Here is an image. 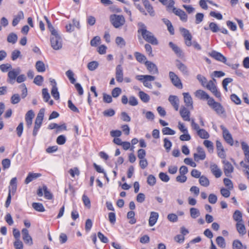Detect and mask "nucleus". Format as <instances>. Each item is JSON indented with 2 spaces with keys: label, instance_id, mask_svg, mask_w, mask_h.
Instances as JSON below:
<instances>
[{
  "label": "nucleus",
  "instance_id": "nucleus-31",
  "mask_svg": "<svg viewBox=\"0 0 249 249\" xmlns=\"http://www.w3.org/2000/svg\"><path fill=\"white\" fill-rule=\"evenodd\" d=\"M36 68L38 72H43L45 71V66L42 61H37L35 65Z\"/></svg>",
  "mask_w": 249,
  "mask_h": 249
},
{
  "label": "nucleus",
  "instance_id": "nucleus-14",
  "mask_svg": "<svg viewBox=\"0 0 249 249\" xmlns=\"http://www.w3.org/2000/svg\"><path fill=\"white\" fill-rule=\"evenodd\" d=\"M115 75L116 80L118 82H122L123 81V69L121 65H118L116 66L115 69Z\"/></svg>",
  "mask_w": 249,
  "mask_h": 249
},
{
  "label": "nucleus",
  "instance_id": "nucleus-27",
  "mask_svg": "<svg viewBox=\"0 0 249 249\" xmlns=\"http://www.w3.org/2000/svg\"><path fill=\"white\" fill-rule=\"evenodd\" d=\"M10 186L9 187V192L14 194L17 190V178H13L10 182Z\"/></svg>",
  "mask_w": 249,
  "mask_h": 249
},
{
  "label": "nucleus",
  "instance_id": "nucleus-9",
  "mask_svg": "<svg viewBox=\"0 0 249 249\" xmlns=\"http://www.w3.org/2000/svg\"><path fill=\"white\" fill-rule=\"evenodd\" d=\"M222 162L223 164V170L225 175L227 177H230L233 172V167L232 164L227 160H222Z\"/></svg>",
  "mask_w": 249,
  "mask_h": 249
},
{
  "label": "nucleus",
  "instance_id": "nucleus-4",
  "mask_svg": "<svg viewBox=\"0 0 249 249\" xmlns=\"http://www.w3.org/2000/svg\"><path fill=\"white\" fill-rule=\"evenodd\" d=\"M136 79L141 81L145 87L152 89L151 82L155 80V77L149 75H139L136 76Z\"/></svg>",
  "mask_w": 249,
  "mask_h": 249
},
{
  "label": "nucleus",
  "instance_id": "nucleus-50",
  "mask_svg": "<svg viewBox=\"0 0 249 249\" xmlns=\"http://www.w3.org/2000/svg\"><path fill=\"white\" fill-rule=\"evenodd\" d=\"M69 173L72 178H74L75 175L78 176L80 174V171L77 167L70 169Z\"/></svg>",
  "mask_w": 249,
  "mask_h": 249
},
{
  "label": "nucleus",
  "instance_id": "nucleus-11",
  "mask_svg": "<svg viewBox=\"0 0 249 249\" xmlns=\"http://www.w3.org/2000/svg\"><path fill=\"white\" fill-rule=\"evenodd\" d=\"M201 99H207L208 104L214 110L218 112V103L214 101L213 98H210L209 94H199Z\"/></svg>",
  "mask_w": 249,
  "mask_h": 249
},
{
  "label": "nucleus",
  "instance_id": "nucleus-45",
  "mask_svg": "<svg viewBox=\"0 0 249 249\" xmlns=\"http://www.w3.org/2000/svg\"><path fill=\"white\" fill-rule=\"evenodd\" d=\"M162 132L163 135H173L175 134L176 132L175 130L172 129L170 127H165L162 128Z\"/></svg>",
  "mask_w": 249,
  "mask_h": 249
},
{
  "label": "nucleus",
  "instance_id": "nucleus-29",
  "mask_svg": "<svg viewBox=\"0 0 249 249\" xmlns=\"http://www.w3.org/2000/svg\"><path fill=\"white\" fill-rule=\"evenodd\" d=\"M236 227L238 232L240 234L244 235L246 234V229L245 226L243 224V221L237 223L236 224Z\"/></svg>",
  "mask_w": 249,
  "mask_h": 249
},
{
  "label": "nucleus",
  "instance_id": "nucleus-62",
  "mask_svg": "<svg viewBox=\"0 0 249 249\" xmlns=\"http://www.w3.org/2000/svg\"><path fill=\"white\" fill-rule=\"evenodd\" d=\"M167 219L172 222H176L178 221V216L175 213H169L167 215Z\"/></svg>",
  "mask_w": 249,
  "mask_h": 249
},
{
  "label": "nucleus",
  "instance_id": "nucleus-49",
  "mask_svg": "<svg viewBox=\"0 0 249 249\" xmlns=\"http://www.w3.org/2000/svg\"><path fill=\"white\" fill-rule=\"evenodd\" d=\"M226 155L222 146V144L219 142V157L222 160H226Z\"/></svg>",
  "mask_w": 249,
  "mask_h": 249
},
{
  "label": "nucleus",
  "instance_id": "nucleus-59",
  "mask_svg": "<svg viewBox=\"0 0 249 249\" xmlns=\"http://www.w3.org/2000/svg\"><path fill=\"white\" fill-rule=\"evenodd\" d=\"M204 15L202 13H198L196 15V23L199 24L203 20Z\"/></svg>",
  "mask_w": 249,
  "mask_h": 249
},
{
  "label": "nucleus",
  "instance_id": "nucleus-40",
  "mask_svg": "<svg viewBox=\"0 0 249 249\" xmlns=\"http://www.w3.org/2000/svg\"><path fill=\"white\" fill-rule=\"evenodd\" d=\"M66 75L71 84H74L75 83L76 80L74 78V73L72 71L70 70L67 71L66 72Z\"/></svg>",
  "mask_w": 249,
  "mask_h": 249
},
{
  "label": "nucleus",
  "instance_id": "nucleus-7",
  "mask_svg": "<svg viewBox=\"0 0 249 249\" xmlns=\"http://www.w3.org/2000/svg\"><path fill=\"white\" fill-rule=\"evenodd\" d=\"M20 72V70L18 68L9 71L8 73L7 82L11 84H14L15 83L17 76L18 75Z\"/></svg>",
  "mask_w": 249,
  "mask_h": 249
},
{
  "label": "nucleus",
  "instance_id": "nucleus-21",
  "mask_svg": "<svg viewBox=\"0 0 249 249\" xmlns=\"http://www.w3.org/2000/svg\"><path fill=\"white\" fill-rule=\"evenodd\" d=\"M169 46L178 56L181 57L183 56L181 50L177 45L172 42H170L169 43Z\"/></svg>",
  "mask_w": 249,
  "mask_h": 249
},
{
  "label": "nucleus",
  "instance_id": "nucleus-30",
  "mask_svg": "<svg viewBox=\"0 0 249 249\" xmlns=\"http://www.w3.org/2000/svg\"><path fill=\"white\" fill-rule=\"evenodd\" d=\"M233 220L238 222H243L242 213L239 210H236L232 215Z\"/></svg>",
  "mask_w": 249,
  "mask_h": 249
},
{
  "label": "nucleus",
  "instance_id": "nucleus-51",
  "mask_svg": "<svg viewBox=\"0 0 249 249\" xmlns=\"http://www.w3.org/2000/svg\"><path fill=\"white\" fill-rule=\"evenodd\" d=\"M82 200L85 206H86L88 208H90L91 205L90 199L86 195H83Z\"/></svg>",
  "mask_w": 249,
  "mask_h": 249
},
{
  "label": "nucleus",
  "instance_id": "nucleus-28",
  "mask_svg": "<svg viewBox=\"0 0 249 249\" xmlns=\"http://www.w3.org/2000/svg\"><path fill=\"white\" fill-rule=\"evenodd\" d=\"M233 249H247V247L246 245H243L240 241L239 240H235L232 243Z\"/></svg>",
  "mask_w": 249,
  "mask_h": 249
},
{
  "label": "nucleus",
  "instance_id": "nucleus-53",
  "mask_svg": "<svg viewBox=\"0 0 249 249\" xmlns=\"http://www.w3.org/2000/svg\"><path fill=\"white\" fill-rule=\"evenodd\" d=\"M1 164L3 169H8L11 165V161L9 159H5L2 160Z\"/></svg>",
  "mask_w": 249,
  "mask_h": 249
},
{
  "label": "nucleus",
  "instance_id": "nucleus-64",
  "mask_svg": "<svg viewBox=\"0 0 249 249\" xmlns=\"http://www.w3.org/2000/svg\"><path fill=\"white\" fill-rule=\"evenodd\" d=\"M14 246L16 249H23V243L19 239L16 240L14 243Z\"/></svg>",
  "mask_w": 249,
  "mask_h": 249
},
{
  "label": "nucleus",
  "instance_id": "nucleus-42",
  "mask_svg": "<svg viewBox=\"0 0 249 249\" xmlns=\"http://www.w3.org/2000/svg\"><path fill=\"white\" fill-rule=\"evenodd\" d=\"M163 142V146L165 148L166 152H169L172 145V142L166 138L164 139Z\"/></svg>",
  "mask_w": 249,
  "mask_h": 249
},
{
  "label": "nucleus",
  "instance_id": "nucleus-22",
  "mask_svg": "<svg viewBox=\"0 0 249 249\" xmlns=\"http://www.w3.org/2000/svg\"><path fill=\"white\" fill-rule=\"evenodd\" d=\"M159 218V213L157 212H152L149 219V225L150 227L153 226L157 222Z\"/></svg>",
  "mask_w": 249,
  "mask_h": 249
},
{
  "label": "nucleus",
  "instance_id": "nucleus-2",
  "mask_svg": "<svg viewBox=\"0 0 249 249\" xmlns=\"http://www.w3.org/2000/svg\"><path fill=\"white\" fill-rule=\"evenodd\" d=\"M45 113V109L41 108L40 109L36 117L35 122V126L33 132V135L34 137H36L38 133V131L41 126L42 121L44 118Z\"/></svg>",
  "mask_w": 249,
  "mask_h": 249
},
{
  "label": "nucleus",
  "instance_id": "nucleus-44",
  "mask_svg": "<svg viewBox=\"0 0 249 249\" xmlns=\"http://www.w3.org/2000/svg\"><path fill=\"white\" fill-rule=\"evenodd\" d=\"M115 42L120 48H122L125 45V41L124 39L120 36H117L115 39Z\"/></svg>",
  "mask_w": 249,
  "mask_h": 249
},
{
  "label": "nucleus",
  "instance_id": "nucleus-47",
  "mask_svg": "<svg viewBox=\"0 0 249 249\" xmlns=\"http://www.w3.org/2000/svg\"><path fill=\"white\" fill-rule=\"evenodd\" d=\"M156 178L152 175H150L147 177V182L150 186H153L156 184Z\"/></svg>",
  "mask_w": 249,
  "mask_h": 249
},
{
  "label": "nucleus",
  "instance_id": "nucleus-32",
  "mask_svg": "<svg viewBox=\"0 0 249 249\" xmlns=\"http://www.w3.org/2000/svg\"><path fill=\"white\" fill-rule=\"evenodd\" d=\"M49 81L51 86V93H59L55 80L54 79L50 78Z\"/></svg>",
  "mask_w": 249,
  "mask_h": 249
},
{
  "label": "nucleus",
  "instance_id": "nucleus-19",
  "mask_svg": "<svg viewBox=\"0 0 249 249\" xmlns=\"http://www.w3.org/2000/svg\"><path fill=\"white\" fill-rule=\"evenodd\" d=\"M241 144L242 149L245 155V160L249 163V146L244 142H242Z\"/></svg>",
  "mask_w": 249,
  "mask_h": 249
},
{
  "label": "nucleus",
  "instance_id": "nucleus-17",
  "mask_svg": "<svg viewBox=\"0 0 249 249\" xmlns=\"http://www.w3.org/2000/svg\"><path fill=\"white\" fill-rule=\"evenodd\" d=\"M216 84V80L214 78H213V80H210L207 82L205 87L213 93H215V92L217 91L215 86Z\"/></svg>",
  "mask_w": 249,
  "mask_h": 249
},
{
  "label": "nucleus",
  "instance_id": "nucleus-16",
  "mask_svg": "<svg viewBox=\"0 0 249 249\" xmlns=\"http://www.w3.org/2000/svg\"><path fill=\"white\" fill-rule=\"evenodd\" d=\"M197 150L198 154L195 153L194 155V159L196 161H198V160H203L205 159L206 157V155L205 152L203 150L202 148L201 147H198L197 148Z\"/></svg>",
  "mask_w": 249,
  "mask_h": 249
},
{
  "label": "nucleus",
  "instance_id": "nucleus-34",
  "mask_svg": "<svg viewBox=\"0 0 249 249\" xmlns=\"http://www.w3.org/2000/svg\"><path fill=\"white\" fill-rule=\"evenodd\" d=\"M18 40V36L14 33H10L7 36V40L9 43L15 44Z\"/></svg>",
  "mask_w": 249,
  "mask_h": 249
},
{
  "label": "nucleus",
  "instance_id": "nucleus-37",
  "mask_svg": "<svg viewBox=\"0 0 249 249\" xmlns=\"http://www.w3.org/2000/svg\"><path fill=\"white\" fill-rule=\"evenodd\" d=\"M190 213L191 217L194 219L197 218L200 214L199 211L196 208H190Z\"/></svg>",
  "mask_w": 249,
  "mask_h": 249
},
{
  "label": "nucleus",
  "instance_id": "nucleus-63",
  "mask_svg": "<svg viewBox=\"0 0 249 249\" xmlns=\"http://www.w3.org/2000/svg\"><path fill=\"white\" fill-rule=\"evenodd\" d=\"M43 80V77L41 75H37L34 80V83L38 86H40Z\"/></svg>",
  "mask_w": 249,
  "mask_h": 249
},
{
  "label": "nucleus",
  "instance_id": "nucleus-61",
  "mask_svg": "<svg viewBox=\"0 0 249 249\" xmlns=\"http://www.w3.org/2000/svg\"><path fill=\"white\" fill-rule=\"evenodd\" d=\"M11 100L13 104H18L20 100L19 94H13L11 98Z\"/></svg>",
  "mask_w": 249,
  "mask_h": 249
},
{
  "label": "nucleus",
  "instance_id": "nucleus-41",
  "mask_svg": "<svg viewBox=\"0 0 249 249\" xmlns=\"http://www.w3.org/2000/svg\"><path fill=\"white\" fill-rule=\"evenodd\" d=\"M99 66V63L98 62L95 61H93L90 62L88 64V68L90 71H93L95 69L97 68Z\"/></svg>",
  "mask_w": 249,
  "mask_h": 249
},
{
  "label": "nucleus",
  "instance_id": "nucleus-6",
  "mask_svg": "<svg viewBox=\"0 0 249 249\" xmlns=\"http://www.w3.org/2000/svg\"><path fill=\"white\" fill-rule=\"evenodd\" d=\"M220 128L222 131L223 138L225 142L230 145H233L234 142L230 131L223 125H220Z\"/></svg>",
  "mask_w": 249,
  "mask_h": 249
},
{
  "label": "nucleus",
  "instance_id": "nucleus-23",
  "mask_svg": "<svg viewBox=\"0 0 249 249\" xmlns=\"http://www.w3.org/2000/svg\"><path fill=\"white\" fill-rule=\"evenodd\" d=\"M180 114L183 119L185 121H190V111L185 107H183L180 109Z\"/></svg>",
  "mask_w": 249,
  "mask_h": 249
},
{
  "label": "nucleus",
  "instance_id": "nucleus-33",
  "mask_svg": "<svg viewBox=\"0 0 249 249\" xmlns=\"http://www.w3.org/2000/svg\"><path fill=\"white\" fill-rule=\"evenodd\" d=\"M32 207L37 212H43L45 211V208L42 203L34 202L32 203Z\"/></svg>",
  "mask_w": 249,
  "mask_h": 249
},
{
  "label": "nucleus",
  "instance_id": "nucleus-48",
  "mask_svg": "<svg viewBox=\"0 0 249 249\" xmlns=\"http://www.w3.org/2000/svg\"><path fill=\"white\" fill-rule=\"evenodd\" d=\"M197 79L199 82L201 83L202 86L205 87L208 81L207 79L201 74H198L197 75Z\"/></svg>",
  "mask_w": 249,
  "mask_h": 249
},
{
  "label": "nucleus",
  "instance_id": "nucleus-13",
  "mask_svg": "<svg viewBox=\"0 0 249 249\" xmlns=\"http://www.w3.org/2000/svg\"><path fill=\"white\" fill-rule=\"evenodd\" d=\"M144 64L149 73L152 74L158 73V69L154 63L149 61H145Z\"/></svg>",
  "mask_w": 249,
  "mask_h": 249
},
{
  "label": "nucleus",
  "instance_id": "nucleus-1",
  "mask_svg": "<svg viewBox=\"0 0 249 249\" xmlns=\"http://www.w3.org/2000/svg\"><path fill=\"white\" fill-rule=\"evenodd\" d=\"M138 25L139 27L138 33L141 34L143 39L153 45H158V40L154 36L152 33L147 30L146 26L144 23L139 22Z\"/></svg>",
  "mask_w": 249,
  "mask_h": 249
},
{
  "label": "nucleus",
  "instance_id": "nucleus-24",
  "mask_svg": "<svg viewBox=\"0 0 249 249\" xmlns=\"http://www.w3.org/2000/svg\"><path fill=\"white\" fill-rule=\"evenodd\" d=\"M169 101L172 105L174 107L175 109L177 111L178 109L179 100L177 96L175 95H170L169 97Z\"/></svg>",
  "mask_w": 249,
  "mask_h": 249
},
{
  "label": "nucleus",
  "instance_id": "nucleus-60",
  "mask_svg": "<svg viewBox=\"0 0 249 249\" xmlns=\"http://www.w3.org/2000/svg\"><path fill=\"white\" fill-rule=\"evenodd\" d=\"M100 37L98 36L94 37L90 41V45L92 46H96L100 43Z\"/></svg>",
  "mask_w": 249,
  "mask_h": 249
},
{
  "label": "nucleus",
  "instance_id": "nucleus-3",
  "mask_svg": "<svg viewBox=\"0 0 249 249\" xmlns=\"http://www.w3.org/2000/svg\"><path fill=\"white\" fill-rule=\"evenodd\" d=\"M110 22L113 26L118 28L123 26L125 23V19L122 15H112L110 17Z\"/></svg>",
  "mask_w": 249,
  "mask_h": 249
},
{
  "label": "nucleus",
  "instance_id": "nucleus-56",
  "mask_svg": "<svg viewBox=\"0 0 249 249\" xmlns=\"http://www.w3.org/2000/svg\"><path fill=\"white\" fill-rule=\"evenodd\" d=\"M66 141V138L64 135L59 136L56 139V142L59 145L64 144Z\"/></svg>",
  "mask_w": 249,
  "mask_h": 249
},
{
  "label": "nucleus",
  "instance_id": "nucleus-8",
  "mask_svg": "<svg viewBox=\"0 0 249 249\" xmlns=\"http://www.w3.org/2000/svg\"><path fill=\"white\" fill-rule=\"evenodd\" d=\"M169 76L172 83L176 88L181 89L182 88V85L179 78L173 71H170Z\"/></svg>",
  "mask_w": 249,
  "mask_h": 249
},
{
  "label": "nucleus",
  "instance_id": "nucleus-20",
  "mask_svg": "<svg viewBox=\"0 0 249 249\" xmlns=\"http://www.w3.org/2000/svg\"><path fill=\"white\" fill-rule=\"evenodd\" d=\"M41 176L40 173H34L30 172L25 180V183L27 184L32 181Z\"/></svg>",
  "mask_w": 249,
  "mask_h": 249
},
{
  "label": "nucleus",
  "instance_id": "nucleus-55",
  "mask_svg": "<svg viewBox=\"0 0 249 249\" xmlns=\"http://www.w3.org/2000/svg\"><path fill=\"white\" fill-rule=\"evenodd\" d=\"M12 69V66L11 64L7 63V64H3L0 65V70L2 72H6L8 71V70Z\"/></svg>",
  "mask_w": 249,
  "mask_h": 249
},
{
  "label": "nucleus",
  "instance_id": "nucleus-12",
  "mask_svg": "<svg viewBox=\"0 0 249 249\" xmlns=\"http://www.w3.org/2000/svg\"><path fill=\"white\" fill-rule=\"evenodd\" d=\"M173 12L177 16L179 17L180 19L183 22H186L188 19V16L186 13L180 9H178L174 7Z\"/></svg>",
  "mask_w": 249,
  "mask_h": 249
},
{
  "label": "nucleus",
  "instance_id": "nucleus-54",
  "mask_svg": "<svg viewBox=\"0 0 249 249\" xmlns=\"http://www.w3.org/2000/svg\"><path fill=\"white\" fill-rule=\"evenodd\" d=\"M23 130V123L21 122L18 125L16 128V131L18 137H20L22 135Z\"/></svg>",
  "mask_w": 249,
  "mask_h": 249
},
{
  "label": "nucleus",
  "instance_id": "nucleus-36",
  "mask_svg": "<svg viewBox=\"0 0 249 249\" xmlns=\"http://www.w3.org/2000/svg\"><path fill=\"white\" fill-rule=\"evenodd\" d=\"M134 55L136 60L140 63L144 62L146 60V56L140 53L135 52Z\"/></svg>",
  "mask_w": 249,
  "mask_h": 249
},
{
  "label": "nucleus",
  "instance_id": "nucleus-35",
  "mask_svg": "<svg viewBox=\"0 0 249 249\" xmlns=\"http://www.w3.org/2000/svg\"><path fill=\"white\" fill-rule=\"evenodd\" d=\"M204 29L206 31L210 30L213 32L215 33L218 31V26L215 23L211 22L209 24V27L205 26Z\"/></svg>",
  "mask_w": 249,
  "mask_h": 249
},
{
  "label": "nucleus",
  "instance_id": "nucleus-39",
  "mask_svg": "<svg viewBox=\"0 0 249 249\" xmlns=\"http://www.w3.org/2000/svg\"><path fill=\"white\" fill-rule=\"evenodd\" d=\"M197 134L201 139H206L209 137L208 133L204 129L199 130Z\"/></svg>",
  "mask_w": 249,
  "mask_h": 249
},
{
  "label": "nucleus",
  "instance_id": "nucleus-46",
  "mask_svg": "<svg viewBox=\"0 0 249 249\" xmlns=\"http://www.w3.org/2000/svg\"><path fill=\"white\" fill-rule=\"evenodd\" d=\"M43 192L45 198L47 199H52L53 198V195L48 190L47 187L46 185L43 186Z\"/></svg>",
  "mask_w": 249,
  "mask_h": 249
},
{
  "label": "nucleus",
  "instance_id": "nucleus-15",
  "mask_svg": "<svg viewBox=\"0 0 249 249\" xmlns=\"http://www.w3.org/2000/svg\"><path fill=\"white\" fill-rule=\"evenodd\" d=\"M21 232L22 234V238L24 242L26 244L32 245V238L29 234L28 230L27 229L24 228L22 230Z\"/></svg>",
  "mask_w": 249,
  "mask_h": 249
},
{
  "label": "nucleus",
  "instance_id": "nucleus-5",
  "mask_svg": "<svg viewBox=\"0 0 249 249\" xmlns=\"http://www.w3.org/2000/svg\"><path fill=\"white\" fill-rule=\"evenodd\" d=\"M51 44L54 50H57L62 48V39L58 34L51 36Z\"/></svg>",
  "mask_w": 249,
  "mask_h": 249
},
{
  "label": "nucleus",
  "instance_id": "nucleus-26",
  "mask_svg": "<svg viewBox=\"0 0 249 249\" xmlns=\"http://www.w3.org/2000/svg\"><path fill=\"white\" fill-rule=\"evenodd\" d=\"M162 20L163 22L167 26V29L169 32L170 34L172 35H174L175 31L174 28L171 22V21L167 18H162Z\"/></svg>",
  "mask_w": 249,
  "mask_h": 249
},
{
  "label": "nucleus",
  "instance_id": "nucleus-10",
  "mask_svg": "<svg viewBox=\"0 0 249 249\" xmlns=\"http://www.w3.org/2000/svg\"><path fill=\"white\" fill-rule=\"evenodd\" d=\"M180 31L182 34V36L185 40V44L187 46H190L192 45V36L189 30L184 28H180Z\"/></svg>",
  "mask_w": 249,
  "mask_h": 249
},
{
  "label": "nucleus",
  "instance_id": "nucleus-38",
  "mask_svg": "<svg viewBox=\"0 0 249 249\" xmlns=\"http://www.w3.org/2000/svg\"><path fill=\"white\" fill-rule=\"evenodd\" d=\"M184 95V100L186 104V106L188 107L191 106L192 107L193 100L190 94H183Z\"/></svg>",
  "mask_w": 249,
  "mask_h": 249
},
{
  "label": "nucleus",
  "instance_id": "nucleus-58",
  "mask_svg": "<svg viewBox=\"0 0 249 249\" xmlns=\"http://www.w3.org/2000/svg\"><path fill=\"white\" fill-rule=\"evenodd\" d=\"M223 181L225 185L227 187L229 190H231L233 188V184L231 179L225 178Z\"/></svg>",
  "mask_w": 249,
  "mask_h": 249
},
{
  "label": "nucleus",
  "instance_id": "nucleus-52",
  "mask_svg": "<svg viewBox=\"0 0 249 249\" xmlns=\"http://www.w3.org/2000/svg\"><path fill=\"white\" fill-rule=\"evenodd\" d=\"M160 178L163 182H167L169 179L170 178L167 175L166 173H164L163 172H160L159 175Z\"/></svg>",
  "mask_w": 249,
  "mask_h": 249
},
{
  "label": "nucleus",
  "instance_id": "nucleus-18",
  "mask_svg": "<svg viewBox=\"0 0 249 249\" xmlns=\"http://www.w3.org/2000/svg\"><path fill=\"white\" fill-rule=\"evenodd\" d=\"M177 64L176 66L178 69L183 74L185 75H188L189 73V71L188 70V68L187 66L182 63L180 60H176Z\"/></svg>",
  "mask_w": 249,
  "mask_h": 249
},
{
  "label": "nucleus",
  "instance_id": "nucleus-43",
  "mask_svg": "<svg viewBox=\"0 0 249 249\" xmlns=\"http://www.w3.org/2000/svg\"><path fill=\"white\" fill-rule=\"evenodd\" d=\"M199 182L201 185L204 187H207L209 185V179L204 176H202L199 178Z\"/></svg>",
  "mask_w": 249,
  "mask_h": 249
},
{
  "label": "nucleus",
  "instance_id": "nucleus-25",
  "mask_svg": "<svg viewBox=\"0 0 249 249\" xmlns=\"http://www.w3.org/2000/svg\"><path fill=\"white\" fill-rule=\"evenodd\" d=\"M24 18V14L22 11L18 12V14L14 17L12 21V25L13 26H17L20 20Z\"/></svg>",
  "mask_w": 249,
  "mask_h": 249
},
{
  "label": "nucleus",
  "instance_id": "nucleus-57",
  "mask_svg": "<svg viewBox=\"0 0 249 249\" xmlns=\"http://www.w3.org/2000/svg\"><path fill=\"white\" fill-rule=\"evenodd\" d=\"M115 112L113 109H107L104 111L103 114L106 117H112L114 115Z\"/></svg>",
  "mask_w": 249,
  "mask_h": 249
}]
</instances>
